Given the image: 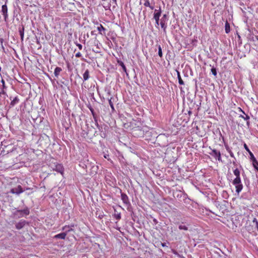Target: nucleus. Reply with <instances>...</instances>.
<instances>
[{
    "instance_id": "nucleus-26",
    "label": "nucleus",
    "mask_w": 258,
    "mask_h": 258,
    "mask_svg": "<svg viewBox=\"0 0 258 258\" xmlns=\"http://www.w3.org/2000/svg\"><path fill=\"white\" fill-rule=\"evenodd\" d=\"M158 55L160 57H162V49L160 45L158 46Z\"/></svg>"
},
{
    "instance_id": "nucleus-16",
    "label": "nucleus",
    "mask_w": 258,
    "mask_h": 258,
    "mask_svg": "<svg viewBox=\"0 0 258 258\" xmlns=\"http://www.w3.org/2000/svg\"><path fill=\"white\" fill-rule=\"evenodd\" d=\"M55 170L60 173H62L63 171L62 166L59 164L55 165Z\"/></svg>"
},
{
    "instance_id": "nucleus-36",
    "label": "nucleus",
    "mask_w": 258,
    "mask_h": 258,
    "mask_svg": "<svg viewBox=\"0 0 258 258\" xmlns=\"http://www.w3.org/2000/svg\"><path fill=\"white\" fill-rule=\"evenodd\" d=\"M225 148L228 152H229V151H231L228 145H225Z\"/></svg>"
},
{
    "instance_id": "nucleus-12",
    "label": "nucleus",
    "mask_w": 258,
    "mask_h": 258,
    "mask_svg": "<svg viewBox=\"0 0 258 258\" xmlns=\"http://www.w3.org/2000/svg\"><path fill=\"white\" fill-rule=\"evenodd\" d=\"M252 226L255 229L258 230V220L255 218L252 219L251 222Z\"/></svg>"
},
{
    "instance_id": "nucleus-23",
    "label": "nucleus",
    "mask_w": 258,
    "mask_h": 258,
    "mask_svg": "<svg viewBox=\"0 0 258 258\" xmlns=\"http://www.w3.org/2000/svg\"><path fill=\"white\" fill-rule=\"evenodd\" d=\"M178 228L180 230H183L185 231H187L188 230V227L185 225H180Z\"/></svg>"
},
{
    "instance_id": "nucleus-18",
    "label": "nucleus",
    "mask_w": 258,
    "mask_h": 258,
    "mask_svg": "<svg viewBox=\"0 0 258 258\" xmlns=\"http://www.w3.org/2000/svg\"><path fill=\"white\" fill-rule=\"evenodd\" d=\"M62 69L59 67H56L54 69V74L56 77H58Z\"/></svg>"
},
{
    "instance_id": "nucleus-32",
    "label": "nucleus",
    "mask_w": 258,
    "mask_h": 258,
    "mask_svg": "<svg viewBox=\"0 0 258 258\" xmlns=\"http://www.w3.org/2000/svg\"><path fill=\"white\" fill-rule=\"evenodd\" d=\"M75 44H76V45L78 47L79 49L80 50H81L82 49V45L80 44V43H75Z\"/></svg>"
},
{
    "instance_id": "nucleus-3",
    "label": "nucleus",
    "mask_w": 258,
    "mask_h": 258,
    "mask_svg": "<svg viewBox=\"0 0 258 258\" xmlns=\"http://www.w3.org/2000/svg\"><path fill=\"white\" fill-rule=\"evenodd\" d=\"M211 150V152H209V154H210L211 156L214 157L216 159H217L219 161H222L221 156V153L220 151L215 149H211L210 148Z\"/></svg>"
},
{
    "instance_id": "nucleus-7",
    "label": "nucleus",
    "mask_w": 258,
    "mask_h": 258,
    "mask_svg": "<svg viewBox=\"0 0 258 258\" xmlns=\"http://www.w3.org/2000/svg\"><path fill=\"white\" fill-rule=\"evenodd\" d=\"M121 199L123 203L126 206H130L131 205L128 197L124 193H121Z\"/></svg>"
},
{
    "instance_id": "nucleus-30",
    "label": "nucleus",
    "mask_w": 258,
    "mask_h": 258,
    "mask_svg": "<svg viewBox=\"0 0 258 258\" xmlns=\"http://www.w3.org/2000/svg\"><path fill=\"white\" fill-rule=\"evenodd\" d=\"M223 197L225 198V199L227 198L228 197V193L226 191H224L222 194Z\"/></svg>"
},
{
    "instance_id": "nucleus-13",
    "label": "nucleus",
    "mask_w": 258,
    "mask_h": 258,
    "mask_svg": "<svg viewBox=\"0 0 258 258\" xmlns=\"http://www.w3.org/2000/svg\"><path fill=\"white\" fill-rule=\"evenodd\" d=\"M97 29L100 34H105L104 32L105 31L106 29L101 24H100L99 26L97 27Z\"/></svg>"
},
{
    "instance_id": "nucleus-19",
    "label": "nucleus",
    "mask_w": 258,
    "mask_h": 258,
    "mask_svg": "<svg viewBox=\"0 0 258 258\" xmlns=\"http://www.w3.org/2000/svg\"><path fill=\"white\" fill-rule=\"evenodd\" d=\"M89 78V71L86 70L83 74V80L84 81H87Z\"/></svg>"
},
{
    "instance_id": "nucleus-1",
    "label": "nucleus",
    "mask_w": 258,
    "mask_h": 258,
    "mask_svg": "<svg viewBox=\"0 0 258 258\" xmlns=\"http://www.w3.org/2000/svg\"><path fill=\"white\" fill-rule=\"evenodd\" d=\"M232 183L235 186V191L238 195L243 187L241 178H234Z\"/></svg>"
},
{
    "instance_id": "nucleus-40",
    "label": "nucleus",
    "mask_w": 258,
    "mask_h": 258,
    "mask_svg": "<svg viewBox=\"0 0 258 258\" xmlns=\"http://www.w3.org/2000/svg\"><path fill=\"white\" fill-rule=\"evenodd\" d=\"M246 121H247L246 124L248 126L249 124V120H246Z\"/></svg>"
},
{
    "instance_id": "nucleus-29",
    "label": "nucleus",
    "mask_w": 258,
    "mask_h": 258,
    "mask_svg": "<svg viewBox=\"0 0 258 258\" xmlns=\"http://www.w3.org/2000/svg\"><path fill=\"white\" fill-rule=\"evenodd\" d=\"M119 64L120 65V66L122 67L123 70L124 71V72H126V67L125 66V65L124 64V63L122 62H121Z\"/></svg>"
},
{
    "instance_id": "nucleus-2",
    "label": "nucleus",
    "mask_w": 258,
    "mask_h": 258,
    "mask_svg": "<svg viewBox=\"0 0 258 258\" xmlns=\"http://www.w3.org/2000/svg\"><path fill=\"white\" fill-rule=\"evenodd\" d=\"M62 230H65V232H62L59 234H56L53 236V239H64L67 235V233L72 230V228H70L69 226H63L62 228Z\"/></svg>"
},
{
    "instance_id": "nucleus-33",
    "label": "nucleus",
    "mask_w": 258,
    "mask_h": 258,
    "mask_svg": "<svg viewBox=\"0 0 258 258\" xmlns=\"http://www.w3.org/2000/svg\"><path fill=\"white\" fill-rule=\"evenodd\" d=\"M75 56L76 57H80L82 56V54L80 52H78L76 54Z\"/></svg>"
},
{
    "instance_id": "nucleus-4",
    "label": "nucleus",
    "mask_w": 258,
    "mask_h": 258,
    "mask_svg": "<svg viewBox=\"0 0 258 258\" xmlns=\"http://www.w3.org/2000/svg\"><path fill=\"white\" fill-rule=\"evenodd\" d=\"M166 21H167V15L164 14L162 18L161 19L160 22L159 24L161 25L162 29H163V31L165 33H166Z\"/></svg>"
},
{
    "instance_id": "nucleus-10",
    "label": "nucleus",
    "mask_w": 258,
    "mask_h": 258,
    "mask_svg": "<svg viewBox=\"0 0 258 258\" xmlns=\"http://www.w3.org/2000/svg\"><path fill=\"white\" fill-rule=\"evenodd\" d=\"M26 224V221L23 220H21L18 223L16 224V227L17 229H21Z\"/></svg>"
},
{
    "instance_id": "nucleus-37",
    "label": "nucleus",
    "mask_w": 258,
    "mask_h": 258,
    "mask_svg": "<svg viewBox=\"0 0 258 258\" xmlns=\"http://www.w3.org/2000/svg\"><path fill=\"white\" fill-rule=\"evenodd\" d=\"M49 79H50V80L51 81V82H52V84H53L54 83V80H52L51 79V77H50L49 76H48Z\"/></svg>"
},
{
    "instance_id": "nucleus-20",
    "label": "nucleus",
    "mask_w": 258,
    "mask_h": 258,
    "mask_svg": "<svg viewBox=\"0 0 258 258\" xmlns=\"http://www.w3.org/2000/svg\"><path fill=\"white\" fill-rule=\"evenodd\" d=\"M225 30L226 33H227V34L229 33L230 31V24H229V23L227 21H226L225 23Z\"/></svg>"
},
{
    "instance_id": "nucleus-9",
    "label": "nucleus",
    "mask_w": 258,
    "mask_h": 258,
    "mask_svg": "<svg viewBox=\"0 0 258 258\" xmlns=\"http://www.w3.org/2000/svg\"><path fill=\"white\" fill-rule=\"evenodd\" d=\"M29 213L30 212H29V209L26 208L23 210L16 211L15 212L14 214L16 215L17 214L16 213H20V214H21V216H24L28 215L29 214Z\"/></svg>"
},
{
    "instance_id": "nucleus-11",
    "label": "nucleus",
    "mask_w": 258,
    "mask_h": 258,
    "mask_svg": "<svg viewBox=\"0 0 258 258\" xmlns=\"http://www.w3.org/2000/svg\"><path fill=\"white\" fill-rule=\"evenodd\" d=\"M244 149L248 152V153L249 154L250 156V159L252 160V161H255V158L254 157L253 154L250 151L247 146L244 144Z\"/></svg>"
},
{
    "instance_id": "nucleus-21",
    "label": "nucleus",
    "mask_w": 258,
    "mask_h": 258,
    "mask_svg": "<svg viewBox=\"0 0 258 258\" xmlns=\"http://www.w3.org/2000/svg\"><path fill=\"white\" fill-rule=\"evenodd\" d=\"M19 102V99L18 97H15L11 102V105L12 106H15Z\"/></svg>"
},
{
    "instance_id": "nucleus-28",
    "label": "nucleus",
    "mask_w": 258,
    "mask_h": 258,
    "mask_svg": "<svg viewBox=\"0 0 258 258\" xmlns=\"http://www.w3.org/2000/svg\"><path fill=\"white\" fill-rule=\"evenodd\" d=\"M240 117H242V118H243L245 120H249V119L250 118L249 116L248 115H247V114H245V116L242 115H240Z\"/></svg>"
},
{
    "instance_id": "nucleus-22",
    "label": "nucleus",
    "mask_w": 258,
    "mask_h": 258,
    "mask_svg": "<svg viewBox=\"0 0 258 258\" xmlns=\"http://www.w3.org/2000/svg\"><path fill=\"white\" fill-rule=\"evenodd\" d=\"M177 78H178V83L180 85H184V82L183 81H182L181 78V76H180V73L177 71Z\"/></svg>"
},
{
    "instance_id": "nucleus-14",
    "label": "nucleus",
    "mask_w": 258,
    "mask_h": 258,
    "mask_svg": "<svg viewBox=\"0 0 258 258\" xmlns=\"http://www.w3.org/2000/svg\"><path fill=\"white\" fill-rule=\"evenodd\" d=\"M233 174L235 176L234 178H241L240 176V172L238 168H236L233 170Z\"/></svg>"
},
{
    "instance_id": "nucleus-38",
    "label": "nucleus",
    "mask_w": 258,
    "mask_h": 258,
    "mask_svg": "<svg viewBox=\"0 0 258 258\" xmlns=\"http://www.w3.org/2000/svg\"><path fill=\"white\" fill-rule=\"evenodd\" d=\"M161 244L162 246H163V247L166 246V243H161Z\"/></svg>"
},
{
    "instance_id": "nucleus-42",
    "label": "nucleus",
    "mask_w": 258,
    "mask_h": 258,
    "mask_svg": "<svg viewBox=\"0 0 258 258\" xmlns=\"http://www.w3.org/2000/svg\"><path fill=\"white\" fill-rule=\"evenodd\" d=\"M107 156H104V158H106Z\"/></svg>"
},
{
    "instance_id": "nucleus-35",
    "label": "nucleus",
    "mask_w": 258,
    "mask_h": 258,
    "mask_svg": "<svg viewBox=\"0 0 258 258\" xmlns=\"http://www.w3.org/2000/svg\"><path fill=\"white\" fill-rule=\"evenodd\" d=\"M1 82H2V83L3 84V88H5L6 87V86H5V81H4L3 79H2V80H1Z\"/></svg>"
},
{
    "instance_id": "nucleus-27",
    "label": "nucleus",
    "mask_w": 258,
    "mask_h": 258,
    "mask_svg": "<svg viewBox=\"0 0 258 258\" xmlns=\"http://www.w3.org/2000/svg\"><path fill=\"white\" fill-rule=\"evenodd\" d=\"M211 72L212 73V74L213 75H214L215 76H217V71H216V68H215L214 67H213L212 69H211Z\"/></svg>"
},
{
    "instance_id": "nucleus-24",
    "label": "nucleus",
    "mask_w": 258,
    "mask_h": 258,
    "mask_svg": "<svg viewBox=\"0 0 258 258\" xmlns=\"http://www.w3.org/2000/svg\"><path fill=\"white\" fill-rule=\"evenodd\" d=\"M253 165L254 168L258 171V162L255 159V161H252Z\"/></svg>"
},
{
    "instance_id": "nucleus-31",
    "label": "nucleus",
    "mask_w": 258,
    "mask_h": 258,
    "mask_svg": "<svg viewBox=\"0 0 258 258\" xmlns=\"http://www.w3.org/2000/svg\"><path fill=\"white\" fill-rule=\"evenodd\" d=\"M115 219H117V220L120 219V218H121V215H120V214L119 213V214L116 215L115 216Z\"/></svg>"
},
{
    "instance_id": "nucleus-5",
    "label": "nucleus",
    "mask_w": 258,
    "mask_h": 258,
    "mask_svg": "<svg viewBox=\"0 0 258 258\" xmlns=\"http://www.w3.org/2000/svg\"><path fill=\"white\" fill-rule=\"evenodd\" d=\"M161 15V8H159V10H155L154 14V19L156 21V25H159V18Z\"/></svg>"
},
{
    "instance_id": "nucleus-17",
    "label": "nucleus",
    "mask_w": 258,
    "mask_h": 258,
    "mask_svg": "<svg viewBox=\"0 0 258 258\" xmlns=\"http://www.w3.org/2000/svg\"><path fill=\"white\" fill-rule=\"evenodd\" d=\"M144 5L146 7H149L151 10L154 8V6L150 4L149 0H145Z\"/></svg>"
},
{
    "instance_id": "nucleus-8",
    "label": "nucleus",
    "mask_w": 258,
    "mask_h": 258,
    "mask_svg": "<svg viewBox=\"0 0 258 258\" xmlns=\"http://www.w3.org/2000/svg\"><path fill=\"white\" fill-rule=\"evenodd\" d=\"M2 12L4 16V19L5 21H7V19L8 18V8L6 5H4L2 7Z\"/></svg>"
},
{
    "instance_id": "nucleus-39",
    "label": "nucleus",
    "mask_w": 258,
    "mask_h": 258,
    "mask_svg": "<svg viewBox=\"0 0 258 258\" xmlns=\"http://www.w3.org/2000/svg\"><path fill=\"white\" fill-rule=\"evenodd\" d=\"M17 214L15 215L16 216H17L18 217H22V216H21V214L20 213H16Z\"/></svg>"
},
{
    "instance_id": "nucleus-6",
    "label": "nucleus",
    "mask_w": 258,
    "mask_h": 258,
    "mask_svg": "<svg viewBox=\"0 0 258 258\" xmlns=\"http://www.w3.org/2000/svg\"><path fill=\"white\" fill-rule=\"evenodd\" d=\"M24 190L23 189L22 186L20 185H19L16 187L13 188L11 189L10 192L13 194H16L17 195H20V194L23 192Z\"/></svg>"
},
{
    "instance_id": "nucleus-15",
    "label": "nucleus",
    "mask_w": 258,
    "mask_h": 258,
    "mask_svg": "<svg viewBox=\"0 0 258 258\" xmlns=\"http://www.w3.org/2000/svg\"><path fill=\"white\" fill-rule=\"evenodd\" d=\"M19 32L21 37V41H23L24 37V27L22 26L21 28L19 29Z\"/></svg>"
},
{
    "instance_id": "nucleus-41",
    "label": "nucleus",
    "mask_w": 258,
    "mask_h": 258,
    "mask_svg": "<svg viewBox=\"0 0 258 258\" xmlns=\"http://www.w3.org/2000/svg\"><path fill=\"white\" fill-rule=\"evenodd\" d=\"M107 156H104V158H106Z\"/></svg>"
},
{
    "instance_id": "nucleus-25",
    "label": "nucleus",
    "mask_w": 258,
    "mask_h": 258,
    "mask_svg": "<svg viewBox=\"0 0 258 258\" xmlns=\"http://www.w3.org/2000/svg\"><path fill=\"white\" fill-rule=\"evenodd\" d=\"M111 99H112V98H111L110 99H109L108 102H109V105L111 107L112 111H114V108L113 104L111 101Z\"/></svg>"
},
{
    "instance_id": "nucleus-34",
    "label": "nucleus",
    "mask_w": 258,
    "mask_h": 258,
    "mask_svg": "<svg viewBox=\"0 0 258 258\" xmlns=\"http://www.w3.org/2000/svg\"><path fill=\"white\" fill-rule=\"evenodd\" d=\"M229 153L231 157L234 158V155L232 151H229Z\"/></svg>"
}]
</instances>
